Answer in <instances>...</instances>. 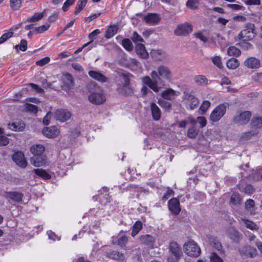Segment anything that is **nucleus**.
<instances>
[{
    "label": "nucleus",
    "instance_id": "nucleus-27",
    "mask_svg": "<svg viewBox=\"0 0 262 262\" xmlns=\"http://www.w3.org/2000/svg\"><path fill=\"white\" fill-rule=\"evenodd\" d=\"M195 83L199 85L205 86L209 84V80L202 75H197L194 77Z\"/></svg>",
    "mask_w": 262,
    "mask_h": 262
},
{
    "label": "nucleus",
    "instance_id": "nucleus-29",
    "mask_svg": "<svg viewBox=\"0 0 262 262\" xmlns=\"http://www.w3.org/2000/svg\"><path fill=\"white\" fill-rule=\"evenodd\" d=\"M30 151L35 156H40L45 151V147L41 144H36L30 148Z\"/></svg>",
    "mask_w": 262,
    "mask_h": 262
},
{
    "label": "nucleus",
    "instance_id": "nucleus-11",
    "mask_svg": "<svg viewBox=\"0 0 262 262\" xmlns=\"http://www.w3.org/2000/svg\"><path fill=\"white\" fill-rule=\"evenodd\" d=\"M139 241L141 244L147 246L148 248L153 249L155 248L156 238L149 234H145L140 236Z\"/></svg>",
    "mask_w": 262,
    "mask_h": 262
},
{
    "label": "nucleus",
    "instance_id": "nucleus-13",
    "mask_svg": "<svg viewBox=\"0 0 262 262\" xmlns=\"http://www.w3.org/2000/svg\"><path fill=\"white\" fill-rule=\"evenodd\" d=\"M71 117V113L66 110H57L54 114V117L56 120L61 122H64L69 120Z\"/></svg>",
    "mask_w": 262,
    "mask_h": 262
},
{
    "label": "nucleus",
    "instance_id": "nucleus-55",
    "mask_svg": "<svg viewBox=\"0 0 262 262\" xmlns=\"http://www.w3.org/2000/svg\"><path fill=\"white\" fill-rule=\"evenodd\" d=\"M49 27H50V25H49V24L41 25V26L35 28V32L36 33H43V32L47 31L49 28Z\"/></svg>",
    "mask_w": 262,
    "mask_h": 262
},
{
    "label": "nucleus",
    "instance_id": "nucleus-50",
    "mask_svg": "<svg viewBox=\"0 0 262 262\" xmlns=\"http://www.w3.org/2000/svg\"><path fill=\"white\" fill-rule=\"evenodd\" d=\"M209 258L210 262H224L223 259L215 252H212Z\"/></svg>",
    "mask_w": 262,
    "mask_h": 262
},
{
    "label": "nucleus",
    "instance_id": "nucleus-58",
    "mask_svg": "<svg viewBox=\"0 0 262 262\" xmlns=\"http://www.w3.org/2000/svg\"><path fill=\"white\" fill-rule=\"evenodd\" d=\"M75 1L76 0H67L63 4L62 8V10L64 12L67 11L69 7L74 3Z\"/></svg>",
    "mask_w": 262,
    "mask_h": 262
},
{
    "label": "nucleus",
    "instance_id": "nucleus-44",
    "mask_svg": "<svg viewBox=\"0 0 262 262\" xmlns=\"http://www.w3.org/2000/svg\"><path fill=\"white\" fill-rule=\"evenodd\" d=\"M24 109L26 112H32L34 114L36 113L38 111V107L36 106L29 103L25 104Z\"/></svg>",
    "mask_w": 262,
    "mask_h": 262
},
{
    "label": "nucleus",
    "instance_id": "nucleus-52",
    "mask_svg": "<svg viewBox=\"0 0 262 262\" xmlns=\"http://www.w3.org/2000/svg\"><path fill=\"white\" fill-rule=\"evenodd\" d=\"M199 0H188L186 3L187 6L191 9H194L198 6Z\"/></svg>",
    "mask_w": 262,
    "mask_h": 262
},
{
    "label": "nucleus",
    "instance_id": "nucleus-1",
    "mask_svg": "<svg viewBox=\"0 0 262 262\" xmlns=\"http://www.w3.org/2000/svg\"><path fill=\"white\" fill-rule=\"evenodd\" d=\"M151 77L145 76L141 78L142 83L148 86L155 92H158L160 89L159 85L164 86L165 81H170L172 77L170 70L166 66L160 65L156 70L150 73Z\"/></svg>",
    "mask_w": 262,
    "mask_h": 262
},
{
    "label": "nucleus",
    "instance_id": "nucleus-61",
    "mask_svg": "<svg viewBox=\"0 0 262 262\" xmlns=\"http://www.w3.org/2000/svg\"><path fill=\"white\" fill-rule=\"evenodd\" d=\"M19 47V49L22 51H25L27 49V42L25 39H22L20 41L19 45L16 46L15 48H17Z\"/></svg>",
    "mask_w": 262,
    "mask_h": 262
},
{
    "label": "nucleus",
    "instance_id": "nucleus-49",
    "mask_svg": "<svg viewBox=\"0 0 262 262\" xmlns=\"http://www.w3.org/2000/svg\"><path fill=\"white\" fill-rule=\"evenodd\" d=\"M13 35V32L10 30L8 32L4 34L0 37V44H2L11 37Z\"/></svg>",
    "mask_w": 262,
    "mask_h": 262
},
{
    "label": "nucleus",
    "instance_id": "nucleus-28",
    "mask_svg": "<svg viewBox=\"0 0 262 262\" xmlns=\"http://www.w3.org/2000/svg\"><path fill=\"white\" fill-rule=\"evenodd\" d=\"M25 126V123L22 121L8 124L9 129L14 131H21L24 129Z\"/></svg>",
    "mask_w": 262,
    "mask_h": 262
},
{
    "label": "nucleus",
    "instance_id": "nucleus-33",
    "mask_svg": "<svg viewBox=\"0 0 262 262\" xmlns=\"http://www.w3.org/2000/svg\"><path fill=\"white\" fill-rule=\"evenodd\" d=\"M238 189L241 192H244L246 194H252L254 191V189L250 184L247 185L245 187H243V186L239 184L238 185Z\"/></svg>",
    "mask_w": 262,
    "mask_h": 262
},
{
    "label": "nucleus",
    "instance_id": "nucleus-39",
    "mask_svg": "<svg viewBox=\"0 0 262 262\" xmlns=\"http://www.w3.org/2000/svg\"><path fill=\"white\" fill-rule=\"evenodd\" d=\"M226 64L229 69H235L238 67L239 63L237 59L231 58L227 61Z\"/></svg>",
    "mask_w": 262,
    "mask_h": 262
},
{
    "label": "nucleus",
    "instance_id": "nucleus-42",
    "mask_svg": "<svg viewBox=\"0 0 262 262\" xmlns=\"http://www.w3.org/2000/svg\"><path fill=\"white\" fill-rule=\"evenodd\" d=\"M227 54L229 56H238L241 51L237 48L231 46L227 49Z\"/></svg>",
    "mask_w": 262,
    "mask_h": 262
},
{
    "label": "nucleus",
    "instance_id": "nucleus-6",
    "mask_svg": "<svg viewBox=\"0 0 262 262\" xmlns=\"http://www.w3.org/2000/svg\"><path fill=\"white\" fill-rule=\"evenodd\" d=\"M193 30L192 26L187 22L180 24L174 30V34L178 36H187Z\"/></svg>",
    "mask_w": 262,
    "mask_h": 262
},
{
    "label": "nucleus",
    "instance_id": "nucleus-10",
    "mask_svg": "<svg viewBox=\"0 0 262 262\" xmlns=\"http://www.w3.org/2000/svg\"><path fill=\"white\" fill-rule=\"evenodd\" d=\"M123 232V231H121L117 236H113L112 243L114 245H118L122 248L125 247L128 239L126 235L122 234Z\"/></svg>",
    "mask_w": 262,
    "mask_h": 262
},
{
    "label": "nucleus",
    "instance_id": "nucleus-26",
    "mask_svg": "<svg viewBox=\"0 0 262 262\" xmlns=\"http://www.w3.org/2000/svg\"><path fill=\"white\" fill-rule=\"evenodd\" d=\"M250 126L254 129H259L262 127V117L254 116L251 121Z\"/></svg>",
    "mask_w": 262,
    "mask_h": 262
},
{
    "label": "nucleus",
    "instance_id": "nucleus-2",
    "mask_svg": "<svg viewBox=\"0 0 262 262\" xmlns=\"http://www.w3.org/2000/svg\"><path fill=\"white\" fill-rule=\"evenodd\" d=\"M255 29V27L253 24H246L244 29L238 34L239 38L244 41L252 40L256 34Z\"/></svg>",
    "mask_w": 262,
    "mask_h": 262
},
{
    "label": "nucleus",
    "instance_id": "nucleus-24",
    "mask_svg": "<svg viewBox=\"0 0 262 262\" xmlns=\"http://www.w3.org/2000/svg\"><path fill=\"white\" fill-rule=\"evenodd\" d=\"M89 75L92 78L101 82H105L107 80V78L105 76L97 71H90Z\"/></svg>",
    "mask_w": 262,
    "mask_h": 262
},
{
    "label": "nucleus",
    "instance_id": "nucleus-14",
    "mask_svg": "<svg viewBox=\"0 0 262 262\" xmlns=\"http://www.w3.org/2000/svg\"><path fill=\"white\" fill-rule=\"evenodd\" d=\"M4 197L9 201L11 200L16 202H20L24 198V194L19 192L9 191L5 193Z\"/></svg>",
    "mask_w": 262,
    "mask_h": 262
},
{
    "label": "nucleus",
    "instance_id": "nucleus-32",
    "mask_svg": "<svg viewBox=\"0 0 262 262\" xmlns=\"http://www.w3.org/2000/svg\"><path fill=\"white\" fill-rule=\"evenodd\" d=\"M118 30V27L116 25L110 26L105 32V37L110 38L116 34Z\"/></svg>",
    "mask_w": 262,
    "mask_h": 262
},
{
    "label": "nucleus",
    "instance_id": "nucleus-21",
    "mask_svg": "<svg viewBox=\"0 0 262 262\" xmlns=\"http://www.w3.org/2000/svg\"><path fill=\"white\" fill-rule=\"evenodd\" d=\"M151 56L155 59L161 61L166 57L165 53L160 49H153L150 52Z\"/></svg>",
    "mask_w": 262,
    "mask_h": 262
},
{
    "label": "nucleus",
    "instance_id": "nucleus-46",
    "mask_svg": "<svg viewBox=\"0 0 262 262\" xmlns=\"http://www.w3.org/2000/svg\"><path fill=\"white\" fill-rule=\"evenodd\" d=\"M88 0H79L77 6L76 7V11L75 14L77 15L78 14L85 6Z\"/></svg>",
    "mask_w": 262,
    "mask_h": 262
},
{
    "label": "nucleus",
    "instance_id": "nucleus-22",
    "mask_svg": "<svg viewBox=\"0 0 262 262\" xmlns=\"http://www.w3.org/2000/svg\"><path fill=\"white\" fill-rule=\"evenodd\" d=\"M245 65L251 69L258 68L260 66V61L255 57H250L245 61Z\"/></svg>",
    "mask_w": 262,
    "mask_h": 262
},
{
    "label": "nucleus",
    "instance_id": "nucleus-8",
    "mask_svg": "<svg viewBox=\"0 0 262 262\" xmlns=\"http://www.w3.org/2000/svg\"><path fill=\"white\" fill-rule=\"evenodd\" d=\"M183 102L187 109L193 110L198 106L199 100L193 95L187 94L184 97Z\"/></svg>",
    "mask_w": 262,
    "mask_h": 262
},
{
    "label": "nucleus",
    "instance_id": "nucleus-19",
    "mask_svg": "<svg viewBox=\"0 0 262 262\" xmlns=\"http://www.w3.org/2000/svg\"><path fill=\"white\" fill-rule=\"evenodd\" d=\"M189 121L191 125H195L199 128L205 126L207 124L206 119L203 116L198 117L196 119L190 116L189 117Z\"/></svg>",
    "mask_w": 262,
    "mask_h": 262
},
{
    "label": "nucleus",
    "instance_id": "nucleus-31",
    "mask_svg": "<svg viewBox=\"0 0 262 262\" xmlns=\"http://www.w3.org/2000/svg\"><path fill=\"white\" fill-rule=\"evenodd\" d=\"M107 256L116 260H121L124 258L123 254L115 250L108 253Z\"/></svg>",
    "mask_w": 262,
    "mask_h": 262
},
{
    "label": "nucleus",
    "instance_id": "nucleus-40",
    "mask_svg": "<svg viewBox=\"0 0 262 262\" xmlns=\"http://www.w3.org/2000/svg\"><path fill=\"white\" fill-rule=\"evenodd\" d=\"M241 199L238 193H234L231 196L230 202L234 205H238L241 204Z\"/></svg>",
    "mask_w": 262,
    "mask_h": 262
},
{
    "label": "nucleus",
    "instance_id": "nucleus-7",
    "mask_svg": "<svg viewBox=\"0 0 262 262\" xmlns=\"http://www.w3.org/2000/svg\"><path fill=\"white\" fill-rule=\"evenodd\" d=\"M89 100L93 104H101L105 101L106 98L102 92L99 90L91 93L89 96Z\"/></svg>",
    "mask_w": 262,
    "mask_h": 262
},
{
    "label": "nucleus",
    "instance_id": "nucleus-64",
    "mask_svg": "<svg viewBox=\"0 0 262 262\" xmlns=\"http://www.w3.org/2000/svg\"><path fill=\"white\" fill-rule=\"evenodd\" d=\"M247 251L248 252V254L250 256V257H253L257 255V250L256 249L252 248L250 246L247 247Z\"/></svg>",
    "mask_w": 262,
    "mask_h": 262
},
{
    "label": "nucleus",
    "instance_id": "nucleus-4",
    "mask_svg": "<svg viewBox=\"0 0 262 262\" xmlns=\"http://www.w3.org/2000/svg\"><path fill=\"white\" fill-rule=\"evenodd\" d=\"M251 117L250 111H238L234 116L233 122L237 125H245L249 122Z\"/></svg>",
    "mask_w": 262,
    "mask_h": 262
},
{
    "label": "nucleus",
    "instance_id": "nucleus-45",
    "mask_svg": "<svg viewBox=\"0 0 262 262\" xmlns=\"http://www.w3.org/2000/svg\"><path fill=\"white\" fill-rule=\"evenodd\" d=\"M22 0H10V5L11 8L16 10L20 8L21 6Z\"/></svg>",
    "mask_w": 262,
    "mask_h": 262
},
{
    "label": "nucleus",
    "instance_id": "nucleus-12",
    "mask_svg": "<svg viewBox=\"0 0 262 262\" xmlns=\"http://www.w3.org/2000/svg\"><path fill=\"white\" fill-rule=\"evenodd\" d=\"M208 241L211 246L218 251L220 254H224L225 251L221 243L216 237L212 236H208Z\"/></svg>",
    "mask_w": 262,
    "mask_h": 262
},
{
    "label": "nucleus",
    "instance_id": "nucleus-57",
    "mask_svg": "<svg viewBox=\"0 0 262 262\" xmlns=\"http://www.w3.org/2000/svg\"><path fill=\"white\" fill-rule=\"evenodd\" d=\"M158 102L162 107H163L164 109L166 110H169L171 107V104L169 102H167L164 100L160 99L158 100Z\"/></svg>",
    "mask_w": 262,
    "mask_h": 262
},
{
    "label": "nucleus",
    "instance_id": "nucleus-35",
    "mask_svg": "<svg viewBox=\"0 0 262 262\" xmlns=\"http://www.w3.org/2000/svg\"><path fill=\"white\" fill-rule=\"evenodd\" d=\"M31 163L35 167H39L44 165L46 163L45 160L41 157H37L31 158Z\"/></svg>",
    "mask_w": 262,
    "mask_h": 262
},
{
    "label": "nucleus",
    "instance_id": "nucleus-59",
    "mask_svg": "<svg viewBox=\"0 0 262 262\" xmlns=\"http://www.w3.org/2000/svg\"><path fill=\"white\" fill-rule=\"evenodd\" d=\"M100 33L99 29H96L89 34V38L91 39V43L97 37V35Z\"/></svg>",
    "mask_w": 262,
    "mask_h": 262
},
{
    "label": "nucleus",
    "instance_id": "nucleus-51",
    "mask_svg": "<svg viewBox=\"0 0 262 262\" xmlns=\"http://www.w3.org/2000/svg\"><path fill=\"white\" fill-rule=\"evenodd\" d=\"M131 38L133 41L137 44L138 43V42L141 43L144 41L143 38L137 32H133V36Z\"/></svg>",
    "mask_w": 262,
    "mask_h": 262
},
{
    "label": "nucleus",
    "instance_id": "nucleus-34",
    "mask_svg": "<svg viewBox=\"0 0 262 262\" xmlns=\"http://www.w3.org/2000/svg\"><path fill=\"white\" fill-rule=\"evenodd\" d=\"M255 202L252 199L248 200L245 203V209L251 214H254L255 211Z\"/></svg>",
    "mask_w": 262,
    "mask_h": 262
},
{
    "label": "nucleus",
    "instance_id": "nucleus-23",
    "mask_svg": "<svg viewBox=\"0 0 262 262\" xmlns=\"http://www.w3.org/2000/svg\"><path fill=\"white\" fill-rule=\"evenodd\" d=\"M150 106L153 119L156 121L159 120L161 116L160 109L155 103H151Z\"/></svg>",
    "mask_w": 262,
    "mask_h": 262
},
{
    "label": "nucleus",
    "instance_id": "nucleus-63",
    "mask_svg": "<svg viewBox=\"0 0 262 262\" xmlns=\"http://www.w3.org/2000/svg\"><path fill=\"white\" fill-rule=\"evenodd\" d=\"M173 191L171 189L168 188L166 193L162 196V200L163 201H166L169 198L173 195Z\"/></svg>",
    "mask_w": 262,
    "mask_h": 262
},
{
    "label": "nucleus",
    "instance_id": "nucleus-3",
    "mask_svg": "<svg viewBox=\"0 0 262 262\" xmlns=\"http://www.w3.org/2000/svg\"><path fill=\"white\" fill-rule=\"evenodd\" d=\"M229 104L227 103H221L217 105L210 115V120L212 122L220 120L226 114Z\"/></svg>",
    "mask_w": 262,
    "mask_h": 262
},
{
    "label": "nucleus",
    "instance_id": "nucleus-48",
    "mask_svg": "<svg viewBox=\"0 0 262 262\" xmlns=\"http://www.w3.org/2000/svg\"><path fill=\"white\" fill-rule=\"evenodd\" d=\"M210 106V102L209 101H204L200 107V110L202 114H204Z\"/></svg>",
    "mask_w": 262,
    "mask_h": 262
},
{
    "label": "nucleus",
    "instance_id": "nucleus-15",
    "mask_svg": "<svg viewBox=\"0 0 262 262\" xmlns=\"http://www.w3.org/2000/svg\"><path fill=\"white\" fill-rule=\"evenodd\" d=\"M12 158L17 165L21 167H25L27 166V161L25 159L24 154L21 151L15 152Z\"/></svg>",
    "mask_w": 262,
    "mask_h": 262
},
{
    "label": "nucleus",
    "instance_id": "nucleus-37",
    "mask_svg": "<svg viewBox=\"0 0 262 262\" xmlns=\"http://www.w3.org/2000/svg\"><path fill=\"white\" fill-rule=\"evenodd\" d=\"M142 223L140 221H137L133 226V231L132 232V236H135L142 229Z\"/></svg>",
    "mask_w": 262,
    "mask_h": 262
},
{
    "label": "nucleus",
    "instance_id": "nucleus-5",
    "mask_svg": "<svg viewBox=\"0 0 262 262\" xmlns=\"http://www.w3.org/2000/svg\"><path fill=\"white\" fill-rule=\"evenodd\" d=\"M184 252L192 257H198L201 253V249L193 241H189L184 246Z\"/></svg>",
    "mask_w": 262,
    "mask_h": 262
},
{
    "label": "nucleus",
    "instance_id": "nucleus-62",
    "mask_svg": "<svg viewBox=\"0 0 262 262\" xmlns=\"http://www.w3.org/2000/svg\"><path fill=\"white\" fill-rule=\"evenodd\" d=\"M129 64L133 70H136L140 66V63L135 59H130Z\"/></svg>",
    "mask_w": 262,
    "mask_h": 262
},
{
    "label": "nucleus",
    "instance_id": "nucleus-47",
    "mask_svg": "<svg viewBox=\"0 0 262 262\" xmlns=\"http://www.w3.org/2000/svg\"><path fill=\"white\" fill-rule=\"evenodd\" d=\"M44 12L35 13L32 16L28 18V21H36L42 18L44 16Z\"/></svg>",
    "mask_w": 262,
    "mask_h": 262
},
{
    "label": "nucleus",
    "instance_id": "nucleus-20",
    "mask_svg": "<svg viewBox=\"0 0 262 262\" xmlns=\"http://www.w3.org/2000/svg\"><path fill=\"white\" fill-rule=\"evenodd\" d=\"M161 95L164 99L170 101L175 99L177 94L174 90L169 88L163 91Z\"/></svg>",
    "mask_w": 262,
    "mask_h": 262
},
{
    "label": "nucleus",
    "instance_id": "nucleus-43",
    "mask_svg": "<svg viewBox=\"0 0 262 262\" xmlns=\"http://www.w3.org/2000/svg\"><path fill=\"white\" fill-rule=\"evenodd\" d=\"M244 223L245 224L246 227L252 230H258L259 229L258 226L254 222L251 221L243 220Z\"/></svg>",
    "mask_w": 262,
    "mask_h": 262
},
{
    "label": "nucleus",
    "instance_id": "nucleus-53",
    "mask_svg": "<svg viewBox=\"0 0 262 262\" xmlns=\"http://www.w3.org/2000/svg\"><path fill=\"white\" fill-rule=\"evenodd\" d=\"M50 61V58L49 57H45L36 62V64L39 67H42L48 64Z\"/></svg>",
    "mask_w": 262,
    "mask_h": 262
},
{
    "label": "nucleus",
    "instance_id": "nucleus-9",
    "mask_svg": "<svg viewBox=\"0 0 262 262\" xmlns=\"http://www.w3.org/2000/svg\"><path fill=\"white\" fill-rule=\"evenodd\" d=\"M169 249L176 260H179L183 254L180 246L176 242L172 241L169 243Z\"/></svg>",
    "mask_w": 262,
    "mask_h": 262
},
{
    "label": "nucleus",
    "instance_id": "nucleus-25",
    "mask_svg": "<svg viewBox=\"0 0 262 262\" xmlns=\"http://www.w3.org/2000/svg\"><path fill=\"white\" fill-rule=\"evenodd\" d=\"M136 51L137 54L142 58H146L148 56V54L145 50V46L141 43H139L136 45Z\"/></svg>",
    "mask_w": 262,
    "mask_h": 262
},
{
    "label": "nucleus",
    "instance_id": "nucleus-54",
    "mask_svg": "<svg viewBox=\"0 0 262 262\" xmlns=\"http://www.w3.org/2000/svg\"><path fill=\"white\" fill-rule=\"evenodd\" d=\"M212 61L217 67L220 69L223 68V64L221 62V59L219 56H215L212 58Z\"/></svg>",
    "mask_w": 262,
    "mask_h": 262
},
{
    "label": "nucleus",
    "instance_id": "nucleus-41",
    "mask_svg": "<svg viewBox=\"0 0 262 262\" xmlns=\"http://www.w3.org/2000/svg\"><path fill=\"white\" fill-rule=\"evenodd\" d=\"M122 46L127 51H131L133 49V46L130 40L128 38L123 39L121 43Z\"/></svg>",
    "mask_w": 262,
    "mask_h": 262
},
{
    "label": "nucleus",
    "instance_id": "nucleus-18",
    "mask_svg": "<svg viewBox=\"0 0 262 262\" xmlns=\"http://www.w3.org/2000/svg\"><path fill=\"white\" fill-rule=\"evenodd\" d=\"M228 236L233 242L237 244L240 242L243 237V235L233 228H230L228 230Z\"/></svg>",
    "mask_w": 262,
    "mask_h": 262
},
{
    "label": "nucleus",
    "instance_id": "nucleus-36",
    "mask_svg": "<svg viewBox=\"0 0 262 262\" xmlns=\"http://www.w3.org/2000/svg\"><path fill=\"white\" fill-rule=\"evenodd\" d=\"M34 171L36 175L44 179L49 180L51 178L50 175L43 169H35Z\"/></svg>",
    "mask_w": 262,
    "mask_h": 262
},
{
    "label": "nucleus",
    "instance_id": "nucleus-16",
    "mask_svg": "<svg viewBox=\"0 0 262 262\" xmlns=\"http://www.w3.org/2000/svg\"><path fill=\"white\" fill-rule=\"evenodd\" d=\"M168 208L174 215H178L181 211L180 202L176 198H172L169 201Z\"/></svg>",
    "mask_w": 262,
    "mask_h": 262
},
{
    "label": "nucleus",
    "instance_id": "nucleus-30",
    "mask_svg": "<svg viewBox=\"0 0 262 262\" xmlns=\"http://www.w3.org/2000/svg\"><path fill=\"white\" fill-rule=\"evenodd\" d=\"M144 20L147 23L154 25L159 21L160 18L158 15L150 13L144 17Z\"/></svg>",
    "mask_w": 262,
    "mask_h": 262
},
{
    "label": "nucleus",
    "instance_id": "nucleus-38",
    "mask_svg": "<svg viewBox=\"0 0 262 262\" xmlns=\"http://www.w3.org/2000/svg\"><path fill=\"white\" fill-rule=\"evenodd\" d=\"M194 36L203 42H206L208 40V38L205 35V31L202 30L195 32Z\"/></svg>",
    "mask_w": 262,
    "mask_h": 262
},
{
    "label": "nucleus",
    "instance_id": "nucleus-56",
    "mask_svg": "<svg viewBox=\"0 0 262 262\" xmlns=\"http://www.w3.org/2000/svg\"><path fill=\"white\" fill-rule=\"evenodd\" d=\"M3 133V132H0V146L6 145L9 142V139Z\"/></svg>",
    "mask_w": 262,
    "mask_h": 262
},
{
    "label": "nucleus",
    "instance_id": "nucleus-17",
    "mask_svg": "<svg viewBox=\"0 0 262 262\" xmlns=\"http://www.w3.org/2000/svg\"><path fill=\"white\" fill-rule=\"evenodd\" d=\"M63 84L62 89L65 91H69L73 89L74 85V82L73 78L70 74H66L62 77Z\"/></svg>",
    "mask_w": 262,
    "mask_h": 262
},
{
    "label": "nucleus",
    "instance_id": "nucleus-60",
    "mask_svg": "<svg viewBox=\"0 0 262 262\" xmlns=\"http://www.w3.org/2000/svg\"><path fill=\"white\" fill-rule=\"evenodd\" d=\"M52 113L51 112H48L46 116L43 118V123L44 125H48L49 124L50 120L52 118Z\"/></svg>",
    "mask_w": 262,
    "mask_h": 262
}]
</instances>
